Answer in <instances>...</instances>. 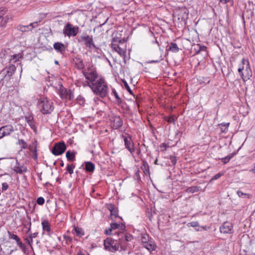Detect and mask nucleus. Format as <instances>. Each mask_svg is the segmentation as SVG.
Wrapping results in <instances>:
<instances>
[{
    "mask_svg": "<svg viewBox=\"0 0 255 255\" xmlns=\"http://www.w3.org/2000/svg\"><path fill=\"white\" fill-rule=\"evenodd\" d=\"M73 63L75 64V67L79 69L82 70L84 68L85 65L83 60L79 57H75L73 59Z\"/></svg>",
    "mask_w": 255,
    "mask_h": 255,
    "instance_id": "18",
    "label": "nucleus"
},
{
    "mask_svg": "<svg viewBox=\"0 0 255 255\" xmlns=\"http://www.w3.org/2000/svg\"><path fill=\"white\" fill-rule=\"evenodd\" d=\"M150 239L151 238H149V235L146 234H144L142 235L141 237V241L142 244L143 245L144 243H146V242H148L150 240Z\"/></svg>",
    "mask_w": 255,
    "mask_h": 255,
    "instance_id": "35",
    "label": "nucleus"
},
{
    "mask_svg": "<svg viewBox=\"0 0 255 255\" xmlns=\"http://www.w3.org/2000/svg\"><path fill=\"white\" fill-rule=\"evenodd\" d=\"M123 83H124V86H125V88L127 89V90L128 91V92L130 94L132 95L133 94L131 90L130 89L129 86H128V83L126 81H123Z\"/></svg>",
    "mask_w": 255,
    "mask_h": 255,
    "instance_id": "43",
    "label": "nucleus"
},
{
    "mask_svg": "<svg viewBox=\"0 0 255 255\" xmlns=\"http://www.w3.org/2000/svg\"><path fill=\"white\" fill-rule=\"evenodd\" d=\"M230 125L229 123H223L220 124L218 125V126L221 129V132L222 133H225L228 131V127Z\"/></svg>",
    "mask_w": 255,
    "mask_h": 255,
    "instance_id": "27",
    "label": "nucleus"
},
{
    "mask_svg": "<svg viewBox=\"0 0 255 255\" xmlns=\"http://www.w3.org/2000/svg\"><path fill=\"white\" fill-rule=\"evenodd\" d=\"M38 235V233H34L33 234H30V236H29V238H31L32 239H33V238H35L37 237Z\"/></svg>",
    "mask_w": 255,
    "mask_h": 255,
    "instance_id": "60",
    "label": "nucleus"
},
{
    "mask_svg": "<svg viewBox=\"0 0 255 255\" xmlns=\"http://www.w3.org/2000/svg\"><path fill=\"white\" fill-rule=\"evenodd\" d=\"M38 106L40 108H41L40 112L43 115L50 114L54 109L52 102L48 100L47 98L41 99Z\"/></svg>",
    "mask_w": 255,
    "mask_h": 255,
    "instance_id": "5",
    "label": "nucleus"
},
{
    "mask_svg": "<svg viewBox=\"0 0 255 255\" xmlns=\"http://www.w3.org/2000/svg\"><path fill=\"white\" fill-rule=\"evenodd\" d=\"M68 92H69V94H68V95L67 96V98L69 100H72L73 98H74L73 94L72 93V92H71V91L70 90H69Z\"/></svg>",
    "mask_w": 255,
    "mask_h": 255,
    "instance_id": "54",
    "label": "nucleus"
},
{
    "mask_svg": "<svg viewBox=\"0 0 255 255\" xmlns=\"http://www.w3.org/2000/svg\"><path fill=\"white\" fill-rule=\"evenodd\" d=\"M200 187L198 186H191L188 188L186 191L188 193H193L200 190Z\"/></svg>",
    "mask_w": 255,
    "mask_h": 255,
    "instance_id": "33",
    "label": "nucleus"
},
{
    "mask_svg": "<svg viewBox=\"0 0 255 255\" xmlns=\"http://www.w3.org/2000/svg\"><path fill=\"white\" fill-rule=\"evenodd\" d=\"M187 226L188 227H196L199 226V223L198 222L194 221V222H191L188 223L187 224Z\"/></svg>",
    "mask_w": 255,
    "mask_h": 255,
    "instance_id": "42",
    "label": "nucleus"
},
{
    "mask_svg": "<svg viewBox=\"0 0 255 255\" xmlns=\"http://www.w3.org/2000/svg\"><path fill=\"white\" fill-rule=\"evenodd\" d=\"M223 175L222 173H218V174H216L215 176H214L211 181L212 180H216L218 178H219L222 175Z\"/></svg>",
    "mask_w": 255,
    "mask_h": 255,
    "instance_id": "51",
    "label": "nucleus"
},
{
    "mask_svg": "<svg viewBox=\"0 0 255 255\" xmlns=\"http://www.w3.org/2000/svg\"><path fill=\"white\" fill-rule=\"evenodd\" d=\"M164 120L168 123L175 124L176 118L174 116H165L164 117Z\"/></svg>",
    "mask_w": 255,
    "mask_h": 255,
    "instance_id": "34",
    "label": "nucleus"
},
{
    "mask_svg": "<svg viewBox=\"0 0 255 255\" xmlns=\"http://www.w3.org/2000/svg\"><path fill=\"white\" fill-rule=\"evenodd\" d=\"M108 209L110 211L111 216H114L115 217H118V212L114 205L110 204Z\"/></svg>",
    "mask_w": 255,
    "mask_h": 255,
    "instance_id": "30",
    "label": "nucleus"
},
{
    "mask_svg": "<svg viewBox=\"0 0 255 255\" xmlns=\"http://www.w3.org/2000/svg\"><path fill=\"white\" fill-rule=\"evenodd\" d=\"M188 10L186 8H181L177 10L175 14L177 15L178 20L185 21L188 17Z\"/></svg>",
    "mask_w": 255,
    "mask_h": 255,
    "instance_id": "11",
    "label": "nucleus"
},
{
    "mask_svg": "<svg viewBox=\"0 0 255 255\" xmlns=\"http://www.w3.org/2000/svg\"><path fill=\"white\" fill-rule=\"evenodd\" d=\"M142 245L149 252L154 251L156 248V245L154 243V242L152 241L151 239H150V241L146 242V243H144Z\"/></svg>",
    "mask_w": 255,
    "mask_h": 255,
    "instance_id": "19",
    "label": "nucleus"
},
{
    "mask_svg": "<svg viewBox=\"0 0 255 255\" xmlns=\"http://www.w3.org/2000/svg\"><path fill=\"white\" fill-rule=\"evenodd\" d=\"M25 120L27 123L29 122L30 121H32L33 120V117L32 116H29L25 117Z\"/></svg>",
    "mask_w": 255,
    "mask_h": 255,
    "instance_id": "53",
    "label": "nucleus"
},
{
    "mask_svg": "<svg viewBox=\"0 0 255 255\" xmlns=\"http://www.w3.org/2000/svg\"><path fill=\"white\" fill-rule=\"evenodd\" d=\"M25 240L29 245L31 246L32 242V239L31 238H29V239L26 238Z\"/></svg>",
    "mask_w": 255,
    "mask_h": 255,
    "instance_id": "59",
    "label": "nucleus"
},
{
    "mask_svg": "<svg viewBox=\"0 0 255 255\" xmlns=\"http://www.w3.org/2000/svg\"><path fill=\"white\" fill-rule=\"evenodd\" d=\"M13 170L16 173H19L20 174H22L24 172H26L27 171V168L25 166L22 165H21L20 163L18 162L17 160L16 161V164L13 167Z\"/></svg>",
    "mask_w": 255,
    "mask_h": 255,
    "instance_id": "16",
    "label": "nucleus"
},
{
    "mask_svg": "<svg viewBox=\"0 0 255 255\" xmlns=\"http://www.w3.org/2000/svg\"><path fill=\"white\" fill-rule=\"evenodd\" d=\"M85 170L86 172L92 173L94 171L95 166L93 162L91 161H87L85 162Z\"/></svg>",
    "mask_w": 255,
    "mask_h": 255,
    "instance_id": "22",
    "label": "nucleus"
},
{
    "mask_svg": "<svg viewBox=\"0 0 255 255\" xmlns=\"http://www.w3.org/2000/svg\"><path fill=\"white\" fill-rule=\"evenodd\" d=\"M17 246L22 249L23 252L25 253L26 251V246L23 244L19 238H18L16 241Z\"/></svg>",
    "mask_w": 255,
    "mask_h": 255,
    "instance_id": "32",
    "label": "nucleus"
},
{
    "mask_svg": "<svg viewBox=\"0 0 255 255\" xmlns=\"http://www.w3.org/2000/svg\"><path fill=\"white\" fill-rule=\"evenodd\" d=\"M120 227V225L119 224L116 223H112L110 224V228L113 230H115L118 229Z\"/></svg>",
    "mask_w": 255,
    "mask_h": 255,
    "instance_id": "44",
    "label": "nucleus"
},
{
    "mask_svg": "<svg viewBox=\"0 0 255 255\" xmlns=\"http://www.w3.org/2000/svg\"><path fill=\"white\" fill-rule=\"evenodd\" d=\"M119 241L114 240L112 238L108 237L104 242V248L106 250L112 253H115L119 249Z\"/></svg>",
    "mask_w": 255,
    "mask_h": 255,
    "instance_id": "4",
    "label": "nucleus"
},
{
    "mask_svg": "<svg viewBox=\"0 0 255 255\" xmlns=\"http://www.w3.org/2000/svg\"><path fill=\"white\" fill-rule=\"evenodd\" d=\"M162 60V58H161V56L160 55L157 59L149 61L147 63H156L159 62Z\"/></svg>",
    "mask_w": 255,
    "mask_h": 255,
    "instance_id": "49",
    "label": "nucleus"
},
{
    "mask_svg": "<svg viewBox=\"0 0 255 255\" xmlns=\"http://www.w3.org/2000/svg\"><path fill=\"white\" fill-rule=\"evenodd\" d=\"M105 234H106L107 235H112V229L110 228L109 229H106L105 231Z\"/></svg>",
    "mask_w": 255,
    "mask_h": 255,
    "instance_id": "57",
    "label": "nucleus"
},
{
    "mask_svg": "<svg viewBox=\"0 0 255 255\" xmlns=\"http://www.w3.org/2000/svg\"><path fill=\"white\" fill-rule=\"evenodd\" d=\"M5 12V10H0V26L1 27L4 26L8 20L7 16H4Z\"/></svg>",
    "mask_w": 255,
    "mask_h": 255,
    "instance_id": "20",
    "label": "nucleus"
},
{
    "mask_svg": "<svg viewBox=\"0 0 255 255\" xmlns=\"http://www.w3.org/2000/svg\"><path fill=\"white\" fill-rule=\"evenodd\" d=\"M112 92L115 96V97L116 98V100H119L120 99V97L118 95L117 92H116V90L115 89H113L112 90Z\"/></svg>",
    "mask_w": 255,
    "mask_h": 255,
    "instance_id": "56",
    "label": "nucleus"
},
{
    "mask_svg": "<svg viewBox=\"0 0 255 255\" xmlns=\"http://www.w3.org/2000/svg\"><path fill=\"white\" fill-rule=\"evenodd\" d=\"M36 202L38 205H42L44 203L45 200L43 197H40L37 199Z\"/></svg>",
    "mask_w": 255,
    "mask_h": 255,
    "instance_id": "45",
    "label": "nucleus"
},
{
    "mask_svg": "<svg viewBox=\"0 0 255 255\" xmlns=\"http://www.w3.org/2000/svg\"><path fill=\"white\" fill-rule=\"evenodd\" d=\"M200 48H201V51H206L207 47L205 46H202L200 45Z\"/></svg>",
    "mask_w": 255,
    "mask_h": 255,
    "instance_id": "62",
    "label": "nucleus"
},
{
    "mask_svg": "<svg viewBox=\"0 0 255 255\" xmlns=\"http://www.w3.org/2000/svg\"><path fill=\"white\" fill-rule=\"evenodd\" d=\"M83 74L85 78L90 82V84L94 83L100 77L96 68L93 66L88 67L87 70L83 71Z\"/></svg>",
    "mask_w": 255,
    "mask_h": 255,
    "instance_id": "3",
    "label": "nucleus"
},
{
    "mask_svg": "<svg viewBox=\"0 0 255 255\" xmlns=\"http://www.w3.org/2000/svg\"><path fill=\"white\" fill-rule=\"evenodd\" d=\"M220 2H223L224 3H226L230 1H232V0H220Z\"/></svg>",
    "mask_w": 255,
    "mask_h": 255,
    "instance_id": "64",
    "label": "nucleus"
},
{
    "mask_svg": "<svg viewBox=\"0 0 255 255\" xmlns=\"http://www.w3.org/2000/svg\"><path fill=\"white\" fill-rule=\"evenodd\" d=\"M78 42H84V44L87 47L91 48L92 47L97 48L96 46L94 44L92 36L88 35L85 36H81L77 38Z\"/></svg>",
    "mask_w": 255,
    "mask_h": 255,
    "instance_id": "7",
    "label": "nucleus"
},
{
    "mask_svg": "<svg viewBox=\"0 0 255 255\" xmlns=\"http://www.w3.org/2000/svg\"><path fill=\"white\" fill-rule=\"evenodd\" d=\"M88 85L96 95L101 98L105 97L108 94V86L103 77L100 76L96 82L91 84L88 83Z\"/></svg>",
    "mask_w": 255,
    "mask_h": 255,
    "instance_id": "1",
    "label": "nucleus"
},
{
    "mask_svg": "<svg viewBox=\"0 0 255 255\" xmlns=\"http://www.w3.org/2000/svg\"><path fill=\"white\" fill-rule=\"evenodd\" d=\"M238 72L244 81L249 80L252 76V71L248 59L245 58L242 59L241 64L238 68Z\"/></svg>",
    "mask_w": 255,
    "mask_h": 255,
    "instance_id": "2",
    "label": "nucleus"
},
{
    "mask_svg": "<svg viewBox=\"0 0 255 255\" xmlns=\"http://www.w3.org/2000/svg\"><path fill=\"white\" fill-rule=\"evenodd\" d=\"M233 225L229 222H225L220 227V231L221 233L224 234H231L233 233Z\"/></svg>",
    "mask_w": 255,
    "mask_h": 255,
    "instance_id": "14",
    "label": "nucleus"
},
{
    "mask_svg": "<svg viewBox=\"0 0 255 255\" xmlns=\"http://www.w3.org/2000/svg\"><path fill=\"white\" fill-rule=\"evenodd\" d=\"M36 25H37V22L31 23L27 25H22L19 24L17 26V30L22 32H28L31 30L33 28L35 27Z\"/></svg>",
    "mask_w": 255,
    "mask_h": 255,
    "instance_id": "15",
    "label": "nucleus"
},
{
    "mask_svg": "<svg viewBox=\"0 0 255 255\" xmlns=\"http://www.w3.org/2000/svg\"><path fill=\"white\" fill-rule=\"evenodd\" d=\"M118 236H122V239H123V238H125V241L126 242H129L131 241L133 239V236L129 234V233H126L125 235H124V233L122 232H120L118 233Z\"/></svg>",
    "mask_w": 255,
    "mask_h": 255,
    "instance_id": "25",
    "label": "nucleus"
},
{
    "mask_svg": "<svg viewBox=\"0 0 255 255\" xmlns=\"http://www.w3.org/2000/svg\"><path fill=\"white\" fill-rule=\"evenodd\" d=\"M58 93L59 94L60 97L62 99H66L67 98L69 92L67 90V89H66L62 85H61L60 89L59 90Z\"/></svg>",
    "mask_w": 255,
    "mask_h": 255,
    "instance_id": "23",
    "label": "nucleus"
},
{
    "mask_svg": "<svg viewBox=\"0 0 255 255\" xmlns=\"http://www.w3.org/2000/svg\"><path fill=\"white\" fill-rule=\"evenodd\" d=\"M17 144L21 145V150L22 149H26L27 148V144L22 139H19L18 140Z\"/></svg>",
    "mask_w": 255,
    "mask_h": 255,
    "instance_id": "36",
    "label": "nucleus"
},
{
    "mask_svg": "<svg viewBox=\"0 0 255 255\" xmlns=\"http://www.w3.org/2000/svg\"><path fill=\"white\" fill-rule=\"evenodd\" d=\"M118 44L120 45H126L125 40L124 39H121V38H120Z\"/></svg>",
    "mask_w": 255,
    "mask_h": 255,
    "instance_id": "55",
    "label": "nucleus"
},
{
    "mask_svg": "<svg viewBox=\"0 0 255 255\" xmlns=\"http://www.w3.org/2000/svg\"><path fill=\"white\" fill-rule=\"evenodd\" d=\"M75 166L73 164H68L67 166L66 170L70 174H72L73 173V169L75 168Z\"/></svg>",
    "mask_w": 255,
    "mask_h": 255,
    "instance_id": "39",
    "label": "nucleus"
},
{
    "mask_svg": "<svg viewBox=\"0 0 255 255\" xmlns=\"http://www.w3.org/2000/svg\"><path fill=\"white\" fill-rule=\"evenodd\" d=\"M16 70V67L14 65L11 64L8 67H6L5 69H3L0 74H3L4 75L3 77L1 79L0 82L3 81V79L7 76L9 78L15 72Z\"/></svg>",
    "mask_w": 255,
    "mask_h": 255,
    "instance_id": "12",
    "label": "nucleus"
},
{
    "mask_svg": "<svg viewBox=\"0 0 255 255\" xmlns=\"http://www.w3.org/2000/svg\"><path fill=\"white\" fill-rule=\"evenodd\" d=\"M79 28L77 26H73L70 23L68 22L65 26L63 33L69 37L75 36L79 32Z\"/></svg>",
    "mask_w": 255,
    "mask_h": 255,
    "instance_id": "6",
    "label": "nucleus"
},
{
    "mask_svg": "<svg viewBox=\"0 0 255 255\" xmlns=\"http://www.w3.org/2000/svg\"><path fill=\"white\" fill-rule=\"evenodd\" d=\"M27 124L34 131L36 130V128L35 125L34 120L28 122Z\"/></svg>",
    "mask_w": 255,
    "mask_h": 255,
    "instance_id": "47",
    "label": "nucleus"
},
{
    "mask_svg": "<svg viewBox=\"0 0 255 255\" xmlns=\"http://www.w3.org/2000/svg\"><path fill=\"white\" fill-rule=\"evenodd\" d=\"M42 226L43 230L47 232L48 235H50L51 227L49 221L47 220H44L42 222Z\"/></svg>",
    "mask_w": 255,
    "mask_h": 255,
    "instance_id": "24",
    "label": "nucleus"
},
{
    "mask_svg": "<svg viewBox=\"0 0 255 255\" xmlns=\"http://www.w3.org/2000/svg\"><path fill=\"white\" fill-rule=\"evenodd\" d=\"M118 243H120L119 247L120 246L121 249H122L123 250H127V244L126 243L125 241L122 240V239L120 238L119 239Z\"/></svg>",
    "mask_w": 255,
    "mask_h": 255,
    "instance_id": "38",
    "label": "nucleus"
},
{
    "mask_svg": "<svg viewBox=\"0 0 255 255\" xmlns=\"http://www.w3.org/2000/svg\"><path fill=\"white\" fill-rule=\"evenodd\" d=\"M20 57H21V55L20 54H14V55L12 56V57H11V59L10 60V62L12 61L13 62H15Z\"/></svg>",
    "mask_w": 255,
    "mask_h": 255,
    "instance_id": "40",
    "label": "nucleus"
},
{
    "mask_svg": "<svg viewBox=\"0 0 255 255\" xmlns=\"http://www.w3.org/2000/svg\"><path fill=\"white\" fill-rule=\"evenodd\" d=\"M237 154V152H234L231 154H230L229 155H228V156L224 157V158H221V160H222V162L224 163V164H226L227 163H228L230 160L235 155Z\"/></svg>",
    "mask_w": 255,
    "mask_h": 255,
    "instance_id": "28",
    "label": "nucleus"
},
{
    "mask_svg": "<svg viewBox=\"0 0 255 255\" xmlns=\"http://www.w3.org/2000/svg\"><path fill=\"white\" fill-rule=\"evenodd\" d=\"M113 50L117 52L120 56H125L126 53V45H120L116 44H111Z\"/></svg>",
    "mask_w": 255,
    "mask_h": 255,
    "instance_id": "13",
    "label": "nucleus"
},
{
    "mask_svg": "<svg viewBox=\"0 0 255 255\" xmlns=\"http://www.w3.org/2000/svg\"><path fill=\"white\" fill-rule=\"evenodd\" d=\"M194 50L195 51V54H197L199 53V52L201 51V48H200V44H197L194 45Z\"/></svg>",
    "mask_w": 255,
    "mask_h": 255,
    "instance_id": "46",
    "label": "nucleus"
},
{
    "mask_svg": "<svg viewBox=\"0 0 255 255\" xmlns=\"http://www.w3.org/2000/svg\"><path fill=\"white\" fill-rule=\"evenodd\" d=\"M170 159L171 160V163L174 165L176 163V158L174 156H170Z\"/></svg>",
    "mask_w": 255,
    "mask_h": 255,
    "instance_id": "52",
    "label": "nucleus"
},
{
    "mask_svg": "<svg viewBox=\"0 0 255 255\" xmlns=\"http://www.w3.org/2000/svg\"><path fill=\"white\" fill-rule=\"evenodd\" d=\"M8 188V185L7 183L4 182L2 184L1 190L2 191H4L6 190Z\"/></svg>",
    "mask_w": 255,
    "mask_h": 255,
    "instance_id": "50",
    "label": "nucleus"
},
{
    "mask_svg": "<svg viewBox=\"0 0 255 255\" xmlns=\"http://www.w3.org/2000/svg\"><path fill=\"white\" fill-rule=\"evenodd\" d=\"M64 238L66 239L67 242H71L72 241V239L70 237H65Z\"/></svg>",
    "mask_w": 255,
    "mask_h": 255,
    "instance_id": "63",
    "label": "nucleus"
},
{
    "mask_svg": "<svg viewBox=\"0 0 255 255\" xmlns=\"http://www.w3.org/2000/svg\"><path fill=\"white\" fill-rule=\"evenodd\" d=\"M76 152H71L70 150L67 151L66 153V156L67 158V160L69 161H73L75 159V154Z\"/></svg>",
    "mask_w": 255,
    "mask_h": 255,
    "instance_id": "26",
    "label": "nucleus"
},
{
    "mask_svg": "<svg viewBox=\"0 0 255 255\" xmlns=\"http://www.w3.org/2000/svg\"><path fill=\"white\" fill-rule=\"evenodd\" d=\"M74 230L76 233L77 236L79 237H81L84 235V232L82 229L81 228L78 227H75Z\"/></svg>",
    "mask_w": 255,
    "mask_h": 255,
    "instance_id": "37",
    "label": "nucleus"
},
{
    "mask_svg": "<svg viewBox=\"0 0 255 255\" xmlns=\"http://www.w3.org/2000/svg\"><path fill=\"white\" fill-rule=\"evenodd\" d=\"M113 128L118 129L123 125V121L119 116H115L113 118Z\"/></svg>",
    "mask_w": 255,
    "mask_h": 255,
    "instance_id": "17",
    "label": "nucleus"
},
{
    "mask_svg": "<svg viewBox=\"0 0 255 255\" xmlns=\"http://www.w3.org/2000/svg\"><path fill=\"white\" fill-rule=\"evenodd\" d=\"M66 149V146L64 142H60L55 143L52 149V153L55 155H59L64 152Z\"/></svg>",
    "mask_w": 255,
    "mask_h": 255,
    "instance_id": "8",
    "label": "nucleus"
},
{
    "mask_svg": "<svg viewBox=\"0 0 255 255\" xmlns=\"http://www.w3.org/2000/svg\"><path fill=\"white\" fill-rule=\"evenodd\" d=\"M54 48L56 51L63 54L65 51V46L64 44L61 42H55L53 45Z\"/></svg>",
    "mask_w": 255,
    "mask_h": 255,
    "instance_id": "21",
    "label": "nucleus"
},
{
    "mask_svg": "<svg viewBox=\"0 0 255 255\" xmlns=\"http://www.w3.org/2000/svg\"><path fill=\"white\" fill-rule=\"evenodd\" d=\"M237 194L238 195V196L240 197H243V195H249L248 194H245V193H244L243 192H242L240 190H238L237 191Z\"/></svg>",
    "mask_w": 255,
    "mask_h": 255,
    "instance_id": "58",
    "label": "nucleus"
},
{
    "mask_svg": "<svg viewBox=\"0 0 255 255\" xmlns=\"http://www.w3.org/2000/svg\"><path fill=\"white\" fill-rule=\"evenodd\" d=\"M160 147H164V149L162 150V151H164V150H165L166 149V148L167 147V145L165 143H162L160 145Z\"/></svg>",
    "mask_w": 255,
    "mask_h": 255,
    "instance_id": "61",
    "label": "nucleus"
},
{
    "mask_svg": "<svg viewBox=\"0 0 255 255\" xmlns=\"http://www.w3.org/2000/svg\"><path fill=\"white\" fill-rule=\"evenodd\" d=\"M119 39H120V37H113L112 38V43L111 44L119 45L118 44Z\"/></svg>",
    "mask_w": 255,
    "mask_h": 255,
    "instance_id": "48",
    "label": "nucleus"
},
{
    "mask_svg": "<svg viewBox=\"0 0 255 255\" xmlns=\"http://www.w3.org/2000/svg\"><path fill=\"white\" fill-rule=\"evenodd\" d=\"M7 234L9 236V239H12L16 241L19 238L16 235L12 234L9 231H7Z\"/></svg>",
    "mask_w": 255,
    "mask_h": 255,
    "instance_id": "41",
    "label": "nucleus"
},
{
    "mask_svg": "<svg viewBox=\"0 0 255 255\" xmlns=\"http://www.w3.org/2000/svg\"><path fill=\"white\" fill-rule=\"evenodd\" d=\"M13 131L14 128L10 125L2 126L0 128V139L4 136L10 135Z\"/></svg>",
    "mask_w": 255,
    "mask_h": 255,
    "instance_id": "10",
    "label": "nucleus"
},
{
    "mask_svg": "<svg viewBox=\"0 0 255 255\" xmlns=\"http://www.w3.org/2000/svg\"><path fill=\"white\" fill-rule=\"evenodd\" d=\"M124 143L126 148L131 153L134 152V143L131 139L130 135L128 134L127 136L124 137Z\"/></svg>",
    "mask_w": 255,
    "mask_h": 255,
    "instance_id": "9",
    "label": "nucleus"
},
{
    "mask_svg": "<svg viewBox=\"0 0 255 255\" xmlns=\"http://www.w3.org/2000/svg\"><path fill=\"white\" fill-rule=\"evenodd\" d=\"M168 50L171 51L173 52L176 53L179 51V48L175 43H171Z\"/></svg>",
    "mask_w": 255,
    "mask_h": 255,
    "instance_id": "29",
    "label": "nucleus"
},
{
    "mask_svg": "<svg viewBox=\"0 0 255 255\" xmlns=\"http://www.w3.org/2000/svg\"><path fill=\"white\" fill-rule=\"evenodd\" d=\"M17 246L22 249L23 252L25 253L26 251V246L23 244L19 238H18L16 241Z\"/></svg>",
    "mask_w": 255,
    "mask_h": 255,
    "instance_id": "31",
    "label": "nucleus"
}]
</instances>
